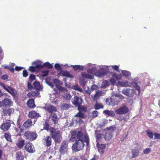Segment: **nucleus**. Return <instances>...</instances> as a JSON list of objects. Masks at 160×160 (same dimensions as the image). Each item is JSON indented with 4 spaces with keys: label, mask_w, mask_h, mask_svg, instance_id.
I'll return each instance as SVG.
<instances>
[{
    "label": "nucleus",
    "mask_w": 160,
    "mask_h": 160,
    "mask_svg": "<svg viewBox=\"0 0 160 160\" xmlns=\"http://www.w3.org/2000/svg\"><path fill=\"white\" fill-rule=\"evenodd\" d=\"M75 117H78L81 118H85V115L83 113L79 111L74 116Z\"/></svg>",
    "instance_id": "40"
},
{
    "label": "nucleus",
    "mask_w": 160,
    "mask_h": 160,
    "mask_svg": "<svg viewBox=\"0 0 160 160\" xmlns=\"http://www.w3.org/2000/svg\"><path fill=\"white\" fill-rule=\"evenodd\" d=\"M62 97L63 98L67 100H70L72 98V96L70 94L67 93L63 94Z\"/></svg>",
    "instance_id": "38"
},
{
    "label": "nucleus",
    "mask_w": 160,
    "mask_h": 160,
    "mask_svg": "<svg viewBox=\"0 0 160 160\" xmlns=\"http://www.w3.org/2000/svg\"><path fill=\"white\" fill-rule=\"evenodd\" d=\"M98 86L95 84L92 85L91 86V89L92 91L94 90H96L98 89Z\"/></svg>",
    "instance_id": "54"
},
{
    "label": "nucleus",
    "mask_w": 160,
    "mask_h": 160,
    "mask_svg": "<svg viewBox=\"0 0 160 160\" xmlns=\"http://www.w3.org/2000/svg\"><path fill=\"white\" fill-rule=\"evenodd\" d=\"M49 71L48 70H43L42 71V76L45 77L47 76L48 74Z\"/></svg>",
    "instance_id": "47"
},
{
    "label": "nucleus",
    "mask_w": 160,
    "mask_h": 160,
    "mask_svg": "<svg viewBox=\"0 0 160 160\" xmlns=\"http://www.w3.org/2000/svg\"><path fill=\"white\" fill-rule=\"evenodd\" d=\"M120 83H121V86L123 87H129L131 86L130 84H129V82L127 81L125 82H121Z\"/></svg>",
    "instance_id": "44"
},
{
    "label": "nucleus",
    "mask_w": 160,
    "mask_h": 160,
    "mask_svg": "<svg viewBox=\"0 0 160 160\" xmlns=\"http://www.w3.org/2000/svg\"><path fill=\"white\" fill-rule=\"evenodd\" d=\"M49 125L48 123L47 122H46L45 123V125L44 126L43 128L44 129L48 130L49 129Z\"/></svg>",
    "instance_id": "57"
},
{
    "label": "nucleus",
    "mask_w": 160,
    "mask_h": 160,
    "mask_svg": "<svg viewBox=\"0 0 160 160\" xmlns=\"http://www.w3.org/2000/svg\"><path fill=\"white\" fill-rule=\"evenodd\" d=\"M146 133L148 135V137L151 139L153 138V136L154 134H153L151 132H149L148 131H146Z\"/></svg>",
    "instance_id": "53"
},
{
    "label": "nucleus",
    "mask_w": 160,
    "mask_h": 160,
    "mask_svg": "<svg viewBox=\"0 0 160 160\" xmlns=\"http://www.w3.org/2000/svg\"><path fill=\"white\" fill-rule=\"evenodd\" d=\"M52 118V120L54 122L55 124H57L58 123V117L57 115L55 113H54L50 115Z\"/></svg>",
    "instance_id": "33"
},
{
    "label": "nucleus",
    "mask_w": 160,
    "mask_h": 160,
    "mask_svg": "<svg viewBox=\"0 0 160 160\" xmlns=\"http://www.w3.org/2000/svg\"><path fill=\"white\" fill-rule=\"evenodd\" d=\"M107 74L105 71L104 69H101L96 72V75L99 77L104 76Z\"/></svg>",
    "instance_id": "23"
},
{
    "label": "nucleus",
    "mask_w": 160,
    "mask_h": 160,
    "mask_svg": "<svg viewBox=\"0 0 160 160\" xmlns=\"http://www.w3.org/2000/svg\"><path fill=\"white\" fill-rule=\"evenodd\" d=\"M122 92L126 96L131 98L133 97L136 93L134 90L130 88L123 89L122 91Z\"/></svg>",
    "instance_id": "8"
},
{
    "label": "nucleus",
    "mask_w": 160,
    "mask_h": 160,
    "mask_svg": "<svg viewBox=\"0 0 160 160\" xmlns=\"http://www.w3.org/2000/svg\"><path fill=\"white\" fill-rule=\"evenodd\" d=\"M23 68L21 67L16 66L15 68V70L17 71H19L21 70Z\"/></svg>",
    "instance_id": "64"
},
{
    "label": "nucleus",
    "mask_w": 160,
    "mask_h": 160,
    "mask_svg": "<svg viewBox=\"0 0 160 160\" xmlns=\"http://www.w3.org/2000/svg\"><path fill=\"white\" fill-rule=\"evenodd\" d=\"M27 105L28 107L30 108H33L36 107L34 103V99H29L27 101Z\"/></svg>",
    "instance_id": "21"
},
{
    "label": "nucleus",
    "mask_w": 160,
    "mask_h": 160,
    "mask_svg": "<svg viewBox=\"0 0 160 160\" xmlns=\"http://www.w3.org/2000/svg\"><path fill=\"white\" fill-rule=\"evenodd\" d=\"M44 108L46 111V113L50 114V115L55 113L57 111L56 108L52 105L45 106Z\"/></svg>",
    "instance_id": "10"
},
{
    "label": "nucleus",
    "mask_w": 160,
    "mask_h": 160,
    "mask_svg": "<svg viewBox=\"0 0 160 160\" xmlns=\"http://www.w3.org/2000/svg\"><path fill=\"white\" fill-rule=\"evenodd\" d=\"M94 69V68H89L87 72L90 74H92L93 73V70Z\"/></svg>",
    "instance_id": "63"
},
{
    "label": "nucleus",
    "mask_w": 160,
    "mask_h": 160,
    "mask_svg": "<svg viewBox=\"0 0 160 160\" xmlns=\"http://www.w3.org/2000/svg\"><path fill=\"white\" fill-rule=\"evenodd\" d=\"M78 110L79 112L83 113L84 114L87 111V109L86 107L84 106H82L81 105L78 107Z\"/></svg>",
    "instance_id": "28"
},
{
    "label": "nucleus",
    "mask_w": 160,
    "mask_h": 160,
    "mask_svg": "<svg viewBox=\"0 0 160 160\" xmlns=\"http://www.w3.org/2000/svg\"><path fill=\"white\" fill-rule=\"evenodd\" d=\"M32 125V122L30 119L27 120L23 124V126L26 128H28L31 127Z\"/></svg>",
    "instance_id": "24"
},
{
    "label": "nucleus",
    "mask_w": 160,
    "mask_h": 160,
    "mask_svg": "<svg viewBox=\"0 0 160 160\" xmlns=\"http://www.w3.org/2000/svg\"><path fill=\"white\" fill-rule=\"evenodd\" d=\"M25 140L22 138L18 139L16 143V145L19 149H22L25 145Z\"/></svg>",
    "instance_id": "16"
},
{
    "label": "nucleus",
    "mask_w": 160,
    "mask_h": 160,
    "mask_svg": "<svg viewBox=\"0 0 160 160\" xmlns=\"http://www.w3.org/2000/svg\"><path fill=\"white\" fill-rule=\"evenodd\" d=\"M73 69L75 71L79 69L82 71L83 70V67L82 66L79 65H75L72 66Z\"/></svg>",
    "instance_id": "36"
},
{
    "label": "nucleus",
    "mask_w": 160,
    "mask_h": 160,
    "mask_svg": "<svg viewBox=\"0 0 160 160\" xmlns=\"http://www.w3.org/2000/svg\"><path fill=\"white\" fill-rule=\"evenodd\" d=\"M122 75L124 76L128 77L131 75V73L127 71L122 70Z\"/></svg>",
    "instance_id": "42"
},
{
    "label": "nucleus",
    "mask_w": 160,
    "mask_h": 160,
    "mask_svg": "<svg viewBox=\"0 0 160 160\" xmlns=\"http://www.w3.org/2000/svg\"><path fill=\"white\" fill-rule=\"evenodd\" d=\"M129 118V117L127 115H125L122 117V120H124V121L127 122Z\"/></svg>",
    "instance_id": "56"
},
{
    "label": "nucleus",
    "mask_w": 160,
    "mask_h": 160,
    "mask_svg": "<svg viewBox=\"0 0 160 160\" xmlns=\"http://www.w3.org/2000/svg\"><path fill=\"white\" fill-rule=\"evenodd\" d=\"M2 87L5 90L10 94L13 97L15 98L16 97L17 94V92L12 88L10 86H8V87H7L3 84H2Z\"/></svg>",
    "instance_id": "13"
},
{
    "label": "nucleus",
    "mask_w": 160,
    "mask_h": 160,
    "mask_svg": "<svg viewBox=\"0 0 160 160\" xmlns=\"http://www.w3.org/2000/svg\"><path fill=\"white\" fill-rule=\"evenodd\" d=\"M16 158L17 160H23L24 157L21 151L18 152L16 154Z\"/></svg>",
    "instance_id": "32"
},
{
    "label": "nucleus",
    "mask_w": 160,
    "mask_h": 160,
    "mask_svg": "<svg viewBox=\"0 0 160 160\" xmlns=\"http://www.w3.org/2000/svg\"><path fill=\"white\" fill-rule=\"evenodd\" d=\"M82 99L78 96H75L72 99V103L76 107H78L82 105Z\"/></svg>",
    "instance_id": "11"
},
{
    "label": "nucleus",
    "mask_w": 160,
    "mask_h": 160,
    "mask_svg": "<svg viewBox=\"0 0 160 160\" xmlns=\"http://www.w3.org/2000/svg\"><path fill=\"white\" fill-rule=\"evenodd\" d=\"M109 84V82L108 80L104 81L102 82V84L103 85V86L105 87L108 86Z\"/></svg>",
    "instance_id": "55"
},
{
    "label": "nucleus",
    "mask_w": 160,
    "mask_h": 160,
    "mask_svg": "<svg viewBox=\"0 0 160 160\" xmlns=\"http://www.w3.org/2000/svg\"><path fill=\"white\" fill-rule=\"evenodd\" d=\"M14 110L13 108H3L1 112L2 116H11V115L13 113Z\"/></svg>",
    "instance_id": "7"
},
{
    "label": "nucleus",
    "mask_w": 160,
    "mask_h": 160,
    "mask_svg": "<svg viewBox=\"0 0 160 160\" xmlns=\"http://www.w3.org/2000/svg\"><path fill=\"white\" fill-rule=\"evenodd\" d=\"M54 67L55 69L57 70H62V68L60 65L58 63L55 64Z\"/></svg>",
    "instance_id": "52"
},
{
    "label": "nucleus",
    "mask_w": 160,
    "mask_h": 160,
    "mask_svg": "<svg viewBox=\"0 0 160 160\" xmlns=\"http://www.w3.org/2000/svg\"><path fill=\"white\" fill-rule=\"evenodd\" d=\"M58 75H61L63 76H65L69 78H73V76L70 74L69 72L66 70L61 71L60 72L58 73Z\"/></svg>",
    "instance_id": "19"
},
{
    "label": "nucleus",
    "mask_w": 160,
    "mask_h": 160,
    "mask_svg": "<svg viewBox=\"0 0 160 160\" xmlns=\"http://www.w3.org/2000/svg\"><path fill=\"white\" fill-rule=\"evenodd\" d=\"M5 68H8L12 72H13L14 71V68L12 66H8L7 67H6Z\"/></svg>",
    "instance_id": "60"
},
{
    "label": "nucleus",
    "mask_w": 160,
    "mask_h": 160,
    "mask_svg": "<svg viewBox=\"0 0 160 160\" xmlns=\"http://www.w3.org/2000/svg\"><path fill=\"white\" fill-rule=\"evenodd\" d=\"M96 103L94 106V108L96 110H98L100 109H102L104 108L103 105L102 104H98V103L97 101H96Z\"/></svg>",
    "instance_id": "37"
},
{
    "label": "nucleus",
    "mask_w": 160,
    "mask_h": 160,
    "mask_svg": "<svg viewBox=\"0 0 160 160\" xmlns=\"http://www.w3.org/2000/svg\"><path fill=\"white\" fill-rule=\"evenodd\" d=\"M98 112L97 111H94L92 112V116L94 117H96L98 116Z\"/></svg>",
    "instance_id": "58"
},
{
    "label": "nucleus",
    "mask_w": 160,
    "mask_h": 160,
    "mask_svg": "<svg viewBox=\"0 0 160 160\" xmlns=\"http://www.w3.org/2000/svg\"><path fill=\"white\" fill-rule=\"evenodd\" d=\"M154 139H160V134L157 133H155L154 134Z\"/></svg>",
    "instance_id": "51"
},
{
    "label": "nucleus",
    "mask_w": 160,
    "mask_h": 160,
    "mask_svg": "<svg viewBox=\"0 0 160 160\" xmlns=\"http://www.w3.org/2000/svg\"><path fill=\"white\" fill-rule=\"evenodd\" d=\"M104 138L106 140L109 141L112 138V134L111 132L110 131L107 132L105 133Z\"/></svg>",
    "instance_id": "26"
},
{
    "label": "nucleus",
    "mask_w": 160,
    "mask_h": 160,
    "mask_svg": "<svg viewBox=\"0 0 160 160\" xmlns=\"http://www.w3.org/2000/svg\"><path fill=\"white\" fill-rule=\"evenodd\" d=\"M11 124V123L10 122H3L0 126V129L3 132H6L10 129Z\"/></svg>",
    "instance_id": "14"
},
{
    "label": "nucleus",
    "mask_w": 160,
    "mask_h": 160,
    "mask_svg": "<svg viewBox=\"0 0 160 160\" xmlns=\"http://www.w3.org/2000/svg\"><path fill=\"white\" fill-rule=\"evenodd\" d=\"M24 149L27 152L30 153H33L35 151V148L32 144L29 141L26 142Z\"/></svg>",
    "instance_id": "6"
},
{
    "label": "nucleus",
    "mask_w": 160,
    "mask_h": 160,
    "mask_svg": "<svg viewBox=\"0 0 160 160\" xmlns=\"http://www.w3.org/2000/svg\"><path fill=\"white\" fill-rule=\"evenodd\" d=\"M129 84L131 85L130 87H134L138 91V94L140 95L141 91L140 87L138 85L137 83L135 81L132 82L131 83L129 82Z\"/></svg>",
    "instance_id": "20"
},
{
    "label": "nucleus",
    "mask_w": 160,
    "mask_h": 160,
    "mask_svg": "<svg viewBox=\"0 0 160 160\" xmlns=\"http://www.w3.org/2000/svg\"><path fill=\"white\" fill-rule=\"evenodd\" d=\"M28 70L30 71L31 72H34L37 71L35 66H30L28 69Z\"/></svg>",
    "instance_id": "46"
},
{
    "label": "nucleus",
    "mask_w": 160,
    "mask_h": 160,
    "mask_svg": "<svg viewBox=\"0 0 160 160\" xmlns=\"http://www.w3.org/2000/svg\"><path fill=\"white\" fill-rule=\"evenodd\" d=\"M102 91L98 90L96 92L94 96H92V98L94 101H97L102 96Z\"/></svg>",
    "instance_id": "17"
},
{
    "label": "nucleus",
    "mask_w": 160,
    "mask_h": 160,
    "mask_svg": "<svg viewBox=\"0 0 160 160\" xmlns=\"http://www.w3.org/2000/svg\"><path fill=\"white\" fill-rule=\"evenodd\" d=\"M70 107L69 105L67 103H63L61 106V108L62 109L66 110L68 109Z\"/></svg>",
    "instance_id": "41"
},
{
    "label": "nucleus",
    "mask_w": 160,
    "mask_h": 160,
    "mask_svg": "<svg viewBox=\"0 0 160 160\" xmlns=\"http://www.w3.org/2000/svg\"><path fill=\"white\" fill-rule=\"evenodd\" d=\"M112 101V99L111 98H106V102L107 104L110 105H112L111 102Z\"/></svg>",
    "instance_id": "49"
},
{
    "label": "nucleus",
    "mask_w": 160,
    "mask_h": 160,
    "mask_svg": "<svg viewBox=\"0 0 160 160\" xmlns=\"http://www.w3.org/2000/svg\"><path fill=\"white\" fill-rule=\"evenodd\" d=\"M112 68L114 70H116L117 71H118L119 70V67L117 65H114L112 66Z\"/></svg>",
    "instance_id": "61"
},
{
    "label": "nucleus",
    "mask_w": 160,
    "mask_h": 160,
    "mask_svg": "<svg viewBox=\"0 0 160 160\" xmlns=\"http://www.w3.org/2000/svg\"><path fill=\"white\" fill-rule=\"evenodd\" d=\"M128 136V133H127V134H125L124 136L123 135L122 137L121 138V140L122 142L125 139H126Z\"/></svg>",
    "instance_id": "62"
},
{
    "label": "nucleus",
    "mask_w": 160,
    "mask_h": 160,
    "mask_svg": "<svg viewBox=\"0 0 160 160\" xmlns=\"http://www.w3.org/2000/svg\"><path fill=\"white\" fill-rule=\"evenodd\" d=\"M97 146L99 152L101 154H102L104 152V149L106 147V144H100L98 142H97Z\"/></svg>",
    "instance_id": "15"
},
{
    "label": "nucleus",
    "mask_w": 160,
    "mask_h": 160,
    "mask_svg": "<svg viewBox=\"0 0 160 160\" xmlns=\"http://www.w3.org/2000/svg\"><path fill=\"white\" fill-rule=\"evenodd\" d=\"M4 137L8 141L12 142V141L11 138V135L9 132H6L4 134Z\"/></svg>",
    "instance_id": "29"
},
{
    "label": "nucleus",
    "mask_w": 160,
    "mask_h": 160,
    "mask_svg": "<svg viewBox=\"0 0 160 160\" xmlns=\"http://www.w3.org/2000/svg\"><path fill=\"white\" fill-rule=\"evenodd\" d=\"M132 155L131 158H135L139 155V151L138 149H133L132 150Z\"/></svg>",
    "instance_id": "31"
},
{
    "label": "nucleus",
    "mask_w": 160,
    "mask_h": 160,
    "mask_svg": "<svg viewBox=\"0 0 160 160\" xmlns=\"http://www.w3.org/2000/svg\"><path fill=\"white\" fill-rule=\"evenodd\" d=\"M52 137L49 136H44L43 139V143L47 147H50L52 143Z\"/></svg>",
    "instance_id": "12"
},
{
    "label": "nucleus",
    "mask_w": 160,
    "mask_h": 160,
    "mask_svg": "<svg viewBox=\"0 0 160 160\" xmlns=\"http://www.w3.org/2000/svg\"><path fill=\"white\" fill-rule=\"evenodd\" d=\"M49 131L51 137L53 139L55 142L59 143L62 139V133L60 131L52 127L49 128Z\"/></svg>",
    "instance_id": "2"
},
{
    "label": "nucleus",
    "mask_w": 160,
    "mask_h": 160,
    "mask_svg": "<svg viewBox=\"0 0 160 160\" xmlns=\"http://www.w3.org/2000/svg\"><path fill=\"white\" fill-rule=\"evenodd\" d=\"M82 77L88 78L90 79H92L93 78V76L85 72H82Z\"/></svg>",
    "instance_id": "34"
},
{
    "label": "nucleus",
    "mask_w": 160,
    "mask_h": 160,
    "mask_svg": "<svg viewBox=\"0 0 160 160\" xmlns=\"http://www.w3.org/2000/svg\"><path fill=\"white\" fill-rule=\"evenodd\" d=\"M43 68H47L48 69H51L52 68L53 66L48 62H46L43 64Z\"/></svg>",
    "instance_id": "35"
},
{
    "label": "nucleus",
    "mask_w": 160,
    "mask_h": 160,
    "mask_svg": "<svg viewBox=\"0 0 160 160\" xmlns=\"http://www.w3.org/2000/svg\"><path fill=\"white\" fill-rule=\"evenodd\" d=\"M68 142L64 140L62 143L59 149V152L61 154H64L68 149Z\"/></svg>",
    "instance_id": "5"
},
{
    "label": "nucleus",
    "mask_w": 160,
    "mask_h": 160,
    "mask_svg": "<svg viewBox=\"0 0 160 160\" xmlns=\"http://www.w3.org/2000/svg\"><path fill=\"white\" fill-rule=\"evenodd\" d=\"M24 136L26 139L31 141L35 140L38 137V135L36 132L30 131H25Z\"/></svg>",
    "instance_id": "3"
},
{
    "label": "nucleus",
    "mask_w": 160,
    "mask_h": 160,
    "mask_svg": "<svg viewBox=\"0 0 160 160\" xmlns=\"http://www.w3.org/2000/svg\"><path fill=\"white\" fill-rule=\"evenodd\" d=\"M112 78L116 80H119L121 78V76L120 74L114 73L112 75Z\"/></svg>",
    "instance_id": "39"
},
{
    "label": "nucleus",
    "mask_w": 160,
    "mask_h": 160,
    "mask_svg": "<svg viewBox=\"0 0 160 160\" xmlns=\"http://www.w3.org/2000/svg\"><path fill=\"white\" fill-rule=\"evenodd\" d=\"M22 75L24 77H26L28 76V72L26 70H24L23 71Z\"/></svg>",
    "instance_id": "59"
},
{
    "label": "nucleus",
    "mask_w": 160,
    "mask_h": 160,
    "mask_svg": "<svg viewBox=\"0 0 160 160\" xmlns=\"http://www.w3.org/2000/svg\"><path fill=\"white\" fill-rule=\"evenodd\" d=\"M28 116L29 117L31 118H37L40 117L38 113H37L33 111L30 112H29Z\"/></svg>",
    "instance_id": "18"
},
{
    "label": "nucleus",
    "mask_w": 160,
    "mask_h": 160,
    "mask_svg": "<svg viewBox=\"0 0 160 160\" xmlns=\"http://www.w3.org/2000/svg\"><path fill=\"white\" fill-rule=\"evenodd\" d=\"M70 140L74 142L72 146V149L75 151L82 150L84 148V143L86 142L87 147H89L90 140L89 136L84 134L82 131L73 130L71 132Z\"/></svg>",
    "instance_id": "1"
},
{
    "label": "nucleus",
    "mask_w": 160,
    "mask_h": 160,
    "mask_svg": "<svg viewBox=\"0 0 160 160\" xmlns=\"http://www.w3.org/2000/svg\"><path fill=\"white\" fill-rule=\"evenodd\" d=\"M36 64L35 67L37 71H39L41 69L43 68L42 62L40 61H37L35 62Z\"/></svg>",
    "instance_id": "22"
},
{
    "label": "nucleus",
    "mask_w": 160,
    "mask_h": 160,
    "mask_svg": "<svg viewBox=\"0 0 160 160\" xmlns=\"http://www.w3.org/2000/svg\"><path fill=\"white\" fill-rule=\"evenodd\" d=\"M34 87L37 90H41L43 88L42 86L41 85L40 83L36 81L33 83Z\"/></svg>",
    "instance_id": "25"
},
{
    "label": "nucleus",
    "mask_w": 160,
    "mask_h": 160,
    "mask_svg": "<svg viewBox=\"0 0 160 160\" xmlns=\"http://www.w3.org/2000/svg\"><path fill=\"white\" fill-rule=\"evenodd\" d=\"M73 88L75 90L79 91L81 92H83L82 89L81 88H80L78 85L74 86Z\"/></svg>",
    "instance_id": "45"
},
{
    "label": "nucleus",
    "mask_w": 160,
    "mask_h": 160,
    "mask_svg": "<svg viewBox=\"0 0 160 160\" xmlns=\"http://www.w3.org/2000/svg\"><path fill=\"white\" fill-rule=\"evenodd\" d=\"M103 113L108 116L113 117L115 115V113L113 111H109V110H105L103 112Z\"/></svg>",
    "instance_id": "30"
},
{
    "label": "nucleus",
    "mask_w": 160,
    "mask_h": 160,
    "mask_svg": "<svg viewBox=\"0 0 160 160\" xmlns=\"http://www.w3.org/2000/svg\"><path fill=\"white\" fill-rule=\"evenodd\" d=\"M40 93L38 91H31L28 93L27 96L29 98H31L38 96Z\"/></svg>",
    "instance_id": "27"
},
{
    "label": "nucleus",
    "mask_w": 160,
    "mask_h": 160,
    "mask_svg": "<svg viewBox=\"0 0 160 160\" xmlns=\"http://www.w3.org/2000/svg\"><path fill=\"white\" fill-rule=\"evenodd\" d=\"M151 151L150 148H148L144 149L143 151V153L144 154H148Z\"/></svg>",
    "instance_id": "48"
},
{
    "label": "nucleus",
    "mask_w": 160,
    "mask_h": 160,
    "mask_svg": "<svg viewBox=\"0 0 160 160\" xmlns=\"http://www.w3.org/2000/svg\"><path fill=\"white\" fill-rule=\"evenodd\" d=\"M13 105V102L10 99L6 98L0 101V107L9 108Z\"/></svg>",
    "instance_id": "4"
},
{
    "label": "nucleus",
    "mask_w": 160,
    "mask_h": 160,
    "mask_svg": "<svg viewBox=\"0 0 160 160\" xmlns=\"http://www.w3.org/2000/svg\"><path fill=\"white\" fill-rule=\"evenodd\" d=\"M128 111V109L126 106H123L115 110L116 113L118 115L125 114Z\"/></svg>",
    "instance_id": "9"
},
{
    "label": "nucleus",
    "mask_w": 160,
    "mask_h": 160,
    "mask_svg": "<svg viewBox=\"0 0 160 160\" xmlns=\"http://www.w3.org/2000/svg\"><path fill=\"white\" fill-rule=\"evenodd\" d=\"M53 82L56 84L55 85L56 87H57L59 85L62 84V82L60 80L57 79H54Z\"/></svg>",
    "instance_id": "43"
},
{
    "label": "nucleus",
    "mask_w": 160,
    "mask_h": 160,
    "mask_svg": "<svg viewBox=\"0 0 160 160\" xmlns=\"http://www.w3.org/2000/svg\"><path fill=\"white\" fill-rule=\"evenodd\" d=\"M36 77L34 74H31L29 77V81L32 82L35 79Z\"/></svg>",
    "instance_id": "50"
}]
</instances>
